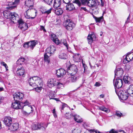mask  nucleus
I'll use <instances>...</instances> for the list:
<instances>
[{"label": "nucleus", "mask_w": 133, "mask_h": 133, "mask_svg": "<svg viewBox=\"0 0 133 133\" xmlns=\"http://www.w3.org/2000/svg\"><path fill=\"white\" fill-rule=\"evenodd\" d=\"M57 84V83H56V81L55 80H54L52 79H49L48 82V85L49 87L50 88L53 87Z\"/></svg>", "instance_id": "obj_17"}, {"label": "nucleus", "mask_w": 133, "mask_h": 133, "mask_svg": "<svg viewBox=\"0 0 133 133\" xmlns=\"http://www.w3.org/2000/svg\"><path fill=\"white\" fill-rule=\"evenodd\" d=\"M1 64L3 66H4L5 67V68L6 70V71H8V66L4 62H2L1 63Z\"/></svg>", "instance_id": "obj_47"}, {"label": "nucleus", "mask_w": 133, "mask_h": 133, "mask_svg": "<svg viewBox=\"0 0 133 133\" xmlns=\"http://www.w3.org/2000/svg\"><path fill=\"white\" fill-rule=\"evenodd\" d=\"M123 74V69L121 68H118L116 69L115 71V77L116 76H117V77H122Z\"/></svg>", "instance_id": "obj_14"}, {"label": "nucleus", "mask_w": 133, "mask_h": 133, "mask_svg": "<svg viewBox=\"0 0 133 133\" xmlns=\"http://www.w3.org/2000/svg\"><path fill=\"white\" fill-rule=\"evenodd\" d=\"M22 112L24 115H28L29 114L28 112L23 110H22Z\"/></svg>", "instance_id": "obj_58"}, {"label": "nucleus", "mask_w": 133, "mask_h": 133, "mask_svg": "<svg viewBox=\"0 0 133 133\" xmlns=\"http://www.w3.org/2000/svg\"><path fill=\"white\" fill-rule=\"evenodd\" d=\"M71 0H63L64 3L66 4H68L70 3Z\"/></svg>", "instance_id": "obj_60"}, {"label": "nucleus", "mask_w": 133, "mask_h": 133, "mask_svg": "<svg viewBox=\"0 0 133 133\" xmlns=\"http://www.w3.org/2000/svg\"><path fill=\"white\" fill-rule=\"evenodd\" d=\"M17 73V75L18 76L24 77L25 76V71L23 68L18 69Z\"/></svg>", "instance_id": "obj_21"}, {"label": "nucleus", "mask_w": 133, "mask_h": 133, "mask_svg": "<svg viewBox=\"0 0 133 133\" xmlns=\"http://www.w3.org/2000/svg\"><path fill=\"white\" fill-rule=\"evenodd\" d=\"M29 42H26L23 45V47L25 48H28L29 47Z\"/></svg>", "instance_id": "obj_51"}, {"label": "nucleus", "mask_w": 133, "mask_h": 133, "mask_svg": "<svg viewBox=\"0 0 133 133\" xmlns=\"http://www.w3.org/2000/svg\"><path fill=\"white\" fill-rule=\"evenodd\" d=\"M20 0H15L14 2L10 3V4L11 6L10 7H7L6 8H14L17 7V6Z\"/></svg>", "instance_id": "obj_23"}, {"label": "nucleus", "mask_w": 133, "mask_h": 133, "mask_svg": "<svg viewBox=\"0 0 133 133\" xmlns=\"http://www.w3.org/2000/svg\"><path fill=\"white\" fill-rule=\"evenodd\" d=\"M19 125L18 123H14L12 125L10 126V129L13 131L17 130L19 128Z\"/></svg>", "instance_id": "obj_29"}, {"label": "nucleus", "mask_w": 133, "mask_h": 133, "mask_svg": "<svg viewBox=\"0 0 133 133\" xmlns=\"http://www.w3.org/2000/svg\"><path fill=\"white\" fill-rule=\"evenodd\" d=\"M29 47L32 49L36 44V42L35 41L33 40L31 41L30 42H29Z\"/></svg>", "instance_id": "obj_38"}, {"label": "nucleus", "mask_w": 133, "mask_h": 133, "mask_svg": "<svg viewBox=\"0 0 133 133\" xmlns=\"http://www.w3.org/2000/svg\"><path fill=\"white\" fill-rule=\"evenodd\" d=\"M45 2L49 5L51 4L52 3V0H44Z\"/></svg>", "instance_id": "obj_54"}, {"label": "nucleus", "mask_w": 133, "mask_h": 133, "mask_svg": "<svg viewBox=\"0 0 133 133\" xmlns=\"http://www.w3.org/2000/svg\"><path fill=\"white\" fill-rule=\"evenodd\" d=\"M81 131L80 129L76 128L72 131V133H81Z\"/></svg>", "instance_id": "obj_42"}, {"label": "nucleus", "mask_w": 133, "mask_h": 133, "mask_svg": "<svg viewBox=\"0 0 133 133\" xmlns=\"http://www.w3.org/2000/svg\"><path fill=\"white\" fill-rule=\"evenodd\" d=\"M29 9H28L24 13V15L25 17L27 18L28 19H30V17L29 15H28V12H27L29 11Z\"/></svg>", "instance_id": "obj_49"}, {"label": "nucleus", "mask_w": 133, "mask_h": 133, "mask_svg": "<svg viewBox=\"0 0 133 133\" xmlns=\"http://www.w3.org/2000/svg\"><path fill=\"white\" fill-rule=\"evenodd\" d=\"M25 5L26 8H30L33 6V0H26Z\"/></svg>", "instance_id": "obj_25"}, {"label": "nucleus", "mask_w": 133, "mask_h": 133, "mask_svg": "<svg viewBox=\"0 0 133 133\" xmlns=\"http://www.w3.org/2000/svg\"><path fill=\"white\" fill-rule=\"evenodd\" d=\"M59 58L62 59H66L68 58V55L65 53L61 52L58 55Z\"/></svg>", "instance_id": "obj_28"}, {"label": "nucleus", "mask_w": 133, "mask_h": 133, "mask_svg": "<svg viewBox=\"0 0 133 133\" xmlns=\"http://www.w3.org/2000/svg\"><path fill=\"white\" fill-rule=\"evenodd\" d=\"M130 78L128 76H124L123 78V80L124 83L128 84H130L131 82V81L130 80Z\"/></svg>", "instance_id": "obj_37"}, {"label": "nucleus", "mask_w": 133, "mask_h": 133, "mask_svg": "<svg viewBox=\"0 0 133 133\" xmlns=\"http://www.w3.org/2000/svg\"><path fill=\"white\" fill-rule=\"evenodd\" d=\"M115 115L118 117H119L120 118L122 115V114L119 111H116Z\"/></svg>", "instance_id": "obj_50"}, {"label": "nucleus", "mask_w": 133, "mask_h": 133, "mask_svg": "<svg viewBox=\"0 0 133 133\" xmlns=\"http://www.w3.org/2000/svg\"><path fill=\"white\" fill-rule=\"evenodd\" d=\"M130 14H129L128 17L127 18V20L125 22V23L127 24L129 22H130V21H131L132 20H130Z\"/></svg>", "instance_id": "obj_59"}, {"label": "nucleus", "mask_w": 133, "mask_h": 133, "mask_svg": "<svg viewBox=\"0 0 133 133\" xmlns=\"http://www.w3.org/2000/svg\"><path fill=\"white\" fill-rule=\"evenodd\" d=\"M47 123H42L37 124H33L32 125V128L33 130H45L48 126Z\"/></svg>", "instance_id": "obj_2"}, {"label": "nucleus", "mask_w": 133, "mask_h": 133, "mask_svg": "<svg viewBox=\"0 0 133 133\" xmlns=\"http://www.w3.org/2000/svg\"><path fill=\"white\" fill-rule=\"evenodd\" d=\"M67 72L71 76L75 74L78 71L76 66L75 65L73 64L69 67L67 70Z\"/></svg>", "instance_id": "obj_6"}, {"label": "nucleus", "mask_w": 133, "mask_h": 133, "mask_svg": "<svg viewBox=\"0 0 133 133\" xmlns=\"http://www.w3.org/2000/svg\"><path fill=\"white\" fill-rule=\"evenodd\" d=\"M99 109L101 111H104L108 113L110 112V110L108 109L105 107L104 106H100L99 107Z\"/></svg>", "instance_id": "obj_35"}, {"label": "nucleus", "mask_w": 133, "mask_h": 133, "mask_svg": "<svg viewBox=\"0 0 133 133\" xmlns=\"http://www.w3.org/2000/svg\"><path fill=\"white\" fill-rule=\"evenodd\" d=\"M66 73V70L61 68L56 70V75L58 78H62L64 76Z\"/></svg>", "instance_id": "obj_12"}, {"label": "nucleus", "mask_w": 133, "mask_h": 133, "mask_svg": "<svg viewBox=\"0 0 133 133\" xmlns=\"http://www.w3.org/2000/svg\"><path fill=\"white\" fill-rule=\"evenodd\" d=\"M52 9H50L47 11H46L42 12L43 14H45V13L47 14H49L51 13Z\"/></svg>", "instance_id": "obj_55"}, {"label": "nucleus", "mask_w": 133, "mask_h": 133, "mask_svg": "<svg viewBox=\"0 0 133 133\" xmlns=\"http://www.w3.org/2000/svg\"><path fill=\"white\" fill-rule=\"evenodd\" d=\"M82 9L84 10L85 11L90 13L92 15V13H93V14H97L98 13L97 9H89V10H88L87 9Z\"/></svg>", "instance_id": "obj_24"}, {"label": "nucleus", "mask_w": 133, "mask_h": 133, "mask_svg": "<svg viewBox=\"0 0 133 133\" xmlns=\"http://www.w3.org/2000/svg\"><path fill=\"white\" fill-rule=\"evenodd\" d=\"M65 116L67 119H69L71 117V115L70 114L68 113V114L67 112L66 113Z\"/></svg>", "instance_id": "obj_52"}, {"label": "nucleus", "mask_w": 133, "mask_h": 133, "mask_svg": "<svg viewBox=\"0 0 133 133\" xmlns=\"http://www.w3.org/2000/svg\"><path fill=\"white\" fill-rule=\"evenodd\" d=\"M88 1L89 0H80L81 3L79 0H75L74 3L77 4L79 6H80L82 5H87Z\"/></svg>", "instance_id": "obj_16"}, {"label": "nucleus", "mask_w": 133, "mask_h": 133, "mask_svg": "<svg viewBox=\"0 0 133 133\" xmlns=\"http://www.w3.org/2000/svg\"><path fill=\"white\" fill-rule=\"evenodd\" d=\"M101 4L100 5V6H101V7H103L104 6V1L103 0H100Z\"/></svg>", "instance_id": "obj_61"}, {"label": "nucleus", "mask_w": 133, "mask_h": 133, "mask_svg": "<svg viewBox=\"0 0 133 133\" xmlns=\"http://www.w3.org/2000/svg\"><path fill=\"white\" fill-rule=\"evenodd\" d=\"M31 78L34 79L35 82H37V83H38L40 85H42V80L40 78H39L37 76H34Z\"/></svg>", "instance_id": "obj_30"}, {"label": "nucleus", "mask_w": 133, "mask_h": 133, "mask_svg": "<svg viewBox=\"0 0 133 133\" xmlns=\"http://www.w3.org/2000/svg\"><path fill=\"white\" fill-rule=\"evenodd\" d=\"M75 8L74 6V5L72 4H70L68 5V7H66V8Z\"/></svg>", "instance_id": "obj_56"}, {"label": "nucleus", "mask_w": 133, "mask_h": 133, "mask_svg": "<svg viewBox=\"0 0 133 133\" xmlns=\"http://www.w3.org/2000/svg\"><path fill=\"white\" fill-rule=\"evenodd\" d=\"M75 26V24L70 19L66 20L65 24H64L65 29L69 31L71 30Z\"/></svg>", "instance_id": "obj_4"}, {"label": "nucleus", "mask_w": 133, "mask_h": 133, "mask_svg": "<svg viewBox=\"0 0 133 133\" xmlns=\"http://www.w3.org/2000/svg\"><path fill=\"white\" fill-rule=\"evenodd\" d=\"M73 57L74 61L76 62H80L82 59L81 56L79 54H74Z\"/></svg>", "instance_id": "obj_22"}, {"label": "nucleus", "mask_w": 133, "mask_h": 133, "mask_svg": "<svg viewBox=\"0 0 133 133\" xmlns=\"http://www.w3.org/2000/svg\"><path fill=\"white\" fill-rule=\"evenodd\" d=\"M29 103L27 101L24 102L23 108L24 107L26 111L30 114L33 112V107L30 105H29Z\"/></svg>", "instance_id": "obj_9"}, {"label": "nucleus", "mask_w": 133, "mask_h": 133, "mask_svg": "<svg viewBox=\"0 0 133 133\" xmlns=\"http://www.w3.org/2000/svg\"><path fill=\"white\" fill-rule=\"evenodd\" d=\"M67 106V105L65 103H63L62 104L61 107L60 108L61 112L62 113L63 112L64 109Z\"/></svg>", "instance_id": "obj_43"}, {"label": "nucleus", "mask_w": 133, "mask_h": 133, "mask_svg": "<svg viewBox=\"0 0 133 133\" xmlns=\"http://www.w3.org/2000/svg\"><path fill=\"white\" fill-rule=\"evenodd\" d=\"M123 80L120 79H114L113 80L114 84L115 87V91L117 94L118 92L116 88L119 89L121 88L123 85Z\"/></svg>", "instance_id": "obj_3"}, {"label": "nucleus", "mask_w": 133, "mask_h": 133, "mask_svg": "<svg viewBox=\"0 0 133 133\" xmlns=\"http://www.w3.org/2000/svg\"><path fill=\"white\" fill-rule=\"evenodd\" d=\"M127 57L129 58V61H131L133 58V54L130 53L128 54Z\"/></svg>", "instance_id": "obj_44"}, {"label": "nucleus", "mask_w": 133, "mask_h": 133, "mask_svg": "<svg viewBox=\"0 0 133 133\" xmlns=\"http://www.w3.org/2000/svg\"><path fill=\"white\" fill-rule=\"evenodd\" d=\"M7 9L3 12L4 16L7 19H9L13 22L18 18V15L17 14L15 13H12L10 12L9 9Z\"/></svg>", "instance_id": "obj_1"}, {"label": "nucleus", "mask_w": 133, "mask_h": 133, "mask_svg": "<svg viewBox=\"0 0 133 133\" xmlns=\"http://www.w3.org/2000/svg\"><path fill=\"white\" fill-rule=\"evenodd\" d=\"M90 132L91 133H100V132L98 130L93 129L90 130Z\"/></svg>", "instance_id": "obj_48"}, {"label": "nucleus", "mask_w": 133, "mask_h": 133, "mask_svg": "<svg viewBox=\"0 0 133 133\" xmlns=\"http://www.w3.org/2000/svg\"><path fill=\"white\" fill-rule=\"evenodd\" d=\"M99 3L96 0H89L87 5L90 7L97 8L99 5Z\"/></svg>", "instance_id": "obj_7"}, {"label": "nucleus", "mask_w": 133, "mask_h": 133, "mask_svg": "<svg viewBox=\"0 0 133 133\" xmlns=\"http://www.w3.org/2000/svg\"><path fill=\"white\" fill-rule=\"evenodd\" d=\"M105 13V11H103V16L99 17H97L95 16L94 15H93V13H92V15L93 16V18L95 19L96 22H98L99 23H100L102 22L104 20L103 16V14Z\"/></svg>", "instance_id": "obj_19"}, {"label": "nucleus", "mask_w": 133, "mask_h": 133, "mask_svg": "<svg viewBox=\"0 0 133 133\" xmlns=\"http://www.w3.org/2000/svg\"><path fill=\"white\" fill-rule=\"evenodd\" d=\"M25 60V59L24 58H21L18 59L16 63L18 65H21L23 64Z\"/></svg>", "instance_id": "obj_40"}, {"label": "nucleus", "mask_w": 133, "mask_h": 133, "mask_svg": "<svg viewBox=\"0 0 133 133\" xmlns=\"http://www.w3.org/2000/svg\"><path fill=\"white\" fill-rule=\"evenodd\" d=\"M42 88L41 87H38L35 88V90L36 91L39 92L42 89Z\"/></svg>", "instance_id": "obj_53"}, {"label": "nucleus", "mask_w": 133, "mask_h": 133, "mask_svg": "<svg viewBox=\"0 0 133 133\" xmlns=\"http://www.w3.org/2000/svg\"><path fill=\"white\" fill-rule=\"evenodd\" d=\"M78 77L76 76H74L72 77L68 78V80L71 82H75L78 79Z\"/></svg>", "instance_id": "obj_36"}, {"label": "nucleus", "mask_w": 133, "mask_h": 133, "mask_svg": "<svg viewBox=\"0 0 133 133\" xmlns=\"http://www.w3.org/2000/svg\"><path fill=\"white\" fill-rule=\"evenodd\" d=\"M127 55L126 56L125 58H124V60L123 61V63H124L125 64L129 62L130 61H129V58H127Z\"/></svg>", "instance_id": "obj_46"}, {"label": "nucleus", "mask_w": 133, "mask_h": 133, "mask_svg": "<svg viewBox=\"0 0 133 133\" xmlns=\"http://www.w3.org/2000/svg\"><path fill=\"white\" fill-rule=\"evenodd\" d=\"M95 85L96 87H98L100 85V84L99 83L96 82L95 84Z\"/></svg>", "instance_id": "obj_64"}, {"label": "nucleus", "mask_w": 133, "mask_h": 133, "mask_svg": "<svg viewBox=\"0 0 133 133\" xmlns=\"http://www.w3.org/2000/svg\"><path fill=\"white\" fill-rule=\"evenodd\" d=\"M51 40L56 44H58L60 43V42L57 38V36L55 34H51Z\"/></svg>", "instance_id": "obj_20"}, {"label": "nucleus", "mask_w": 133, "mask_h": 133, "mask_svg": "<svg viewBox=\"0 0 133 133\" xmlns=\"http://www.w3.org/2000/svg\"><path fill=\"white\" fill-rule=\"evenodd\" d=\"M75 120L77 123H80L83 121L82 119L77 114L73 115Z\"/></svg>", "instance_id": "obj_27"}, {"label": "nucleus", "mask_w": 133, "mask_h": 133, "mask_svg": "<svg viewBox=\"0 0 133 133\" xmlns=\"http://www.w3.org/2000/svg\"><path fill=\"white\" fill-rule=\"evenodd\" d=\"M88 43L89 44H91L93 41H95L96 40V37L94 33L91 34L89 35L87 37Z\"/></svg>", "instance_id": "obj_15"}, {"label": "nucleus", "mask_w": 133, "mask_h": 133, "mask_svg": "<svg viewBox=\"0 0 133 133\" xmlns=\"http://www.w3.org/2000/svg\"><path fill=\"white\" fill-rule=\"evenodd\" d=\"M61 42L66 47L67 49H69V45L67 43L66 40L63 39L61 40Z\"/></svg>", "instance_id": "obj_41"}, {"label": "nucleus", "mask_w": 133, "mask_h": 133, "mask_svg": "<svg viewBox=\"0 0 133 133\" xmlns=\"http://www.w3.org/2000/svg\"><path fill=\"white\" fill-rule=\"evenodd\" d=\"M18 22L19 25L18 27L22 30L24 31L28 29V26L27 24L24 23L22 20L20 19L18 21Z\"/></svg>", "instance_id": "obj_10"}, {"label": "nucleus", "mask_w": 133, "mask_h": 133, "mask_svg": "<svg viewBox=\"0 0 133 133\" xmlns=\"http://www.w3.org/2000/svg\"><path fill=\"white\" fill-rule=\"evenodd\" d=\"M54 11L55 14L57 15H61L63 12L62 9H56L55 10H54Z\"/></svg>", "instance_id": "obj_39"}, {"label": "nucleus", "mask_w": 133, "mask_h": 133, "mask_svg": "<svg viewBox=\"0 0 133 133\" xmlns=\"http://www.w3.org/2000/svg\"><path fill=\"white\" fill-rule=\"evenodd\" d=\"M4 122L6 126L10 127L12 123V119L10 117H6L4 118Z\"/></svg>", "instance_id": "obj_13"}, {"label": "nucleus", "mask_w": 133, "mask_h": 133, "mask_svg": "<svg viewBox=\"0 0 133 133\" xmlns=\"http://www.w3.org/2000/svg\"><path fill=\"white\" fill-rule=\"evenodd\" d=\"M51 55L46 52L44 54V59L45 62L48 63L50 62V60L49 57Z\"/></svg>", "instance_id": "obj_26"}, {"label": "nucleus", "mask_w": 133, "mask_h": 133, "mask_svg": "<svg viewBox=\"0 0 133 133\" xmlns=\"http://www.w3.org/2000/svg\"><path fill=\"white\" fill-rule=\"evenodd\" d=\"M24 102L20 103L18 100L15 101L12 103V107L13 108L16 109H21L23 108Z\"/></svg>", "instance_id": "obj_8"}, {"label": "nucleus", "mask_w": 133, "mask_h": 133, "mask_svg": "<svg viewBox=\"0 0 133 133\" xmlns=\"http://www.w3.org/2000/svg\"><path fill=\"white\" fill-rule=\"evenodd\" d=\"M128 92L129 95L131 96H133V85H131L129 86Z\"/></svg>", "instance_id": "obj_34"}, {"label": "nucleus", "mask_w": 133, "mask_h": 133, "mask_svg": "<svg viewBox=\"0 0 133 133\" xmlns=\"http://www.w3.org/2000/svg\"><path fill=\"white\" fill-rule=\"evenodd\" d=\"M120 98L122 100H125L128 97L129 94L128 91L126 92L125 90H121L117 94Z\"/></svg>", "instance_id": "obj_5"}, {"label": "nucleus", "mask_w": 133, "mask_h": 133, "mask_svg": "<svg viewBox=\"0 0 133 133\" xmlns=\"http://www.w3.org/2000/svg\"><path fill=\"white\" fill-rule=\"evenodd\" d=\"M110 133H118V130L115 131L114 129H112L109 131Z\"/></svg>", "instance_id": "obj_57"}, {"label": "nucleus", "mask_w": 133, "mask_h": 133, "mask_svg": "<svg viewBox=\"0 0 133 133\" xmlns=\"http://www.w3.org/2000/svg\"><path fill=\"white\" fill-rule=\"evenodd\" d=\"M57 83V88L58 89L62 88L63 87L64 85L63 83L60 82H58Z\"/></svg>", "instance_id": "obj_45"}, {"label": "nucleus", "mask_w": 133, "mask_h": 133, "mask_svg": "<svg viewBox=\"0 0 133 133\" xmlns=\"http://www.w3.org/2000/svg\"><path fill=\"white\" fill-rule=\"evenodd\" d=\"M56 50V48L53 45H51L48 47L46 50V52L49 53L50 55L53 54Z\"/></svg>", "instance_id": "obj_18"}, {"label": "nucleus", "mask_w": 133, "mask_h": 133, "mask_svg": "<svg viewBox=\"0 0 133 133\" xmlns=\"http://www.w3.org/2000/svg\"><path fill=\"white\" fill-rule=\"evenodd\" d=\"M118 133H125L124 131L122 130H118Z\"/></svg>", "instance_id": "obj_63"}, {"label": "nucleus", "mask_w": 133, "mask_h": 133, "mask_svg": "<svg viewBox=\"0 0 133 133\" xmlns=\"http://www.w3.org/2000/svg\"><path fill=\"white\" fill-rule=\"evenodd\" d=\"M28 81L29 85L31 86L34 87L36 86V85L37 84V83L35 82L34 79H32L31 77L30 78L28 79Z\"/></svg>", "instance_id": "obj_31"}, {"label": "nucleus", "mask_w": 133, "mask_h": 133, "mask_svg": "<svg viewBox=\"0 0 133 133\" xmlns=\"http://www.w3.org/2000/svg\"><path fill=\"white\" fill-rule=\"evenodd\" d=\"M61 0H54V8H57L58 7L61 5Z\"/></svg>", "instance_id": "obj_33"}, {"label": "nucleus", "mask_w": 133, "mask_h": 133, "mask_svg": "<svg viewBox=\"0 0 133 133\" xmlns=\"http://www.w3.org/2000/svg\"><path fill=\"white\" fill-rule=\"evenodd\" d=\"M23 94L21 92H17L13 95V98L15 101L22 100L24 97Z\"/></svg>", "instance_id": "obj_11"}, {"label": "nucleus", "mask_w": 133, "mask_h": 133, "mask_svg": "<svg viewBox=\"0 0 133 133\" xmlns=\"http://www.w3.org/2000/svg\"><path fill=\"white\" fill-rule=\"evenodd\" d=\"M46 95L49 97L50 99H52L55 97V94L54 93L53 91H51L48 92L47 94Z\"/></svg>", "instance_id": "obj_32"}, {"label": "nucleus", "mask_w": 133, "mask_h": 133, "mask_svg": "<svg viewBox=\"0 0 133 133\" xmlns=\"http://www.w3.org/2000/svg\"><path fill=\"white\" fill-rule=\"evenodd\" d=\"M83 125L85 128H87L88 127L87 123L85 122H83Z\"/></svg>", "instance_id": "obj_62"}]
</instances>
